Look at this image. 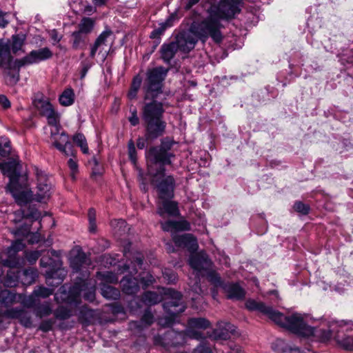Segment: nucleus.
Wrapping results in <instances>:
<instances>
[{"label": "nucleus", "mask_w": 353, "mask_h": 353, "mask_svg": "<svg viewBox=\"0 0 353 353\" xmlns=\"http://www.w3.org/2000/svg\"><path fill=\"white\" fill-rule=\"evenodd\" d=\"M86 255L83 252H79L77 255L73 256L71 259L70 264L72 269L78 272L81 265L85 263Z\"/></svg>", "instance_id": "79ce46f5"}, {"label": "nucleus", "mask_w": 353, "mask_h": 353, "mask_svg": "<svg viewBox=\"0 0 353 353\" xmlns=\"http://www.w3.org/2000/svg\"><path fill=\"white\" fill-rule=\"evenodd\" d=\"M26 40V34L23 33L13 34L11 37L10 48L13 54H16L22 50Z\"/></svg>", "instance_id": "c756f323"}, {"label": "nucleus", "mask_w": 353, "mask_h": 353, "mask_svg": "<svg viewBox=\"0 0 353 353\" xmlns=\"http://www.w3.org/2000/svg\"><path fill=\"white\" fill-rule=\"evenodd\" d=\"M122 290L125 294L132 295L139 290L138 279L132 276H125L121 281Z\"/></svg>", "instance_id": "393cba45"}, {"label": "nucleus", "mask_w": 353, "mask_h": 353, "mask_svg": "<svg viewBox=\"0 0 353 353\" xmlns=\"http://www.w3.org/2000/svg\"><path fill=\"white\" fill-rule=\"evenodd\" d=\"M89 221V231L90 232H95L97 230L96 225V211L94 208H90L88 213Z\"/></svg>", "instance_id": "603ef678"}, {"label": "nucleus", "mask_w": 353, "mask_h": 353, "mask_svg": "<svg viewBox=\"0 0 353 353\" xmlns=\"http://www.w3.org/2000/svg\"><path fill=\"white\" fill-rule=\"evenodd\" d=\"M3 265L10 268V270H14L19 265V259L17 257L16 254L10 253L9 258L3 261Z\"/></svg>", "instance_id": "8fccbe9b"}, {"label": "nucleus", "mask_w": 353, "mask_h": 353, "mask_svg": "<svg viewBox=\"0 0 353 353\" xmlns=\"http://www.w3.org/2000/svg\"><path fill=\"white\" fill-rule=\"evenodd\" d=\"M54 315L59 320H65L72 316V311L65 307L59 306L54 310Z\"/></svg>", "instance_id": "49530a36"}, {"label": "nucleus", "mask_w": 353, "mask_h": 353, "mask_svg": "<svg viewBox=\"0 0 353 353\" xmlns=\"http://www.w3.org/2000/svg\"><path fill=\"white\" fill-rule=\"evenodd\" d=\"M172 144V141L164 139L161 141L159 147L150 148L146 153L148 165L165 166V165H170L172 163L171 157L174 155L168 150H170Z\"/></svg>", "instance_id": "6e6552de"}, {"label": "nucleus", "mask_w": 353, "mask_h": 353, "mask_svg": "<svg viewBox=\"0 0 353 353\" xmlns=\"http://www.w3.org/2000/svg\"><path fill=\"white\" fill-rule=\"evenodd\" d=\"M210 263V261L208 257L201 254L192 255L189 259L190 267L196 271L194 274V283L192 285L190 283L189 285H190L191 290L196 294H200L202 292L200 286L199 273L201 270L208 267Z\"/></svg>", "instance_id": "9d476101"}, {"label": "nucleus", "mask_w": 353, "mask_h": 353, "mask_svg": "<svg viewBox=\"0 0 353 353\" xmlns=\"http://www.w3.org/2000/svg\"><path fill=\"white\" fill-rule=\"evenodd\" d=\"M112 34V31L110 30L102 32L95 40L94 43L90 48V57L94 58L96 55L97 50L103 45H105L106 40Z\"/></svg>", "instance_id": "c85d7f7f"}, {"label": "nucleus", "mask_w": 353, "mask_h": 353, "mask_svg": "<svg viewBox=\"0 0 353 353\" xmlns=\"http://www.w3.org/2000/svg\"><path fill=\"white\" fill-rule=\"evenodd\" d=\"M143 302L148 305H154L162 301L160 294L155 292L147 291L142 296Z\"/></svg>", "instance_id": "e433bc0d"}, {"label": "nucleus", "mask_w": 353, "mask_h": 353, "mask_svg": "<svg viewBox=\"0 0 353 353\" xmlns=\"http://www.w3.org/2000/svg\"><path fill=\"white\" fill-rule=\"evenodd\" d=\"M52 312L51 305L49 302H45L35 307L34 314L37 317L48 316Z\"/></svg>", "instance_id": "a19ab883"}, {"label": "nucleus", "mask_w": 353, "mask_h": 353, "mask_svg": "<svg viewBox=\"0 0 353 353\" xmlns=\"http://www.w3.org/2000/svg\"><path fill=\"white\" fill-rule=\"evenodd\" d=\"M53 293V290L43 286H39L33 291V294L37 297L47 298Z\"/></svg>", "instance_id": "3c124183"}, {"label": "nucleus", "mask_w": 353, "mask_h": 353, "mask_svg": "<svg viewBox=\"0 0 353 353\" xmlns=\"http://www.w3.org/2000/svg\"><path fill=\"white\" fill-rule=\"evenodd\" d=\"M74 90L71 88H66L59 96V101L63 106H70L74 103Z\"/></svg>", "instance_id": "473e14b6"}, {"label": "nucleus", "mask_w": 353, "mask_h": 353, "mask_svg": "<svg viewBox=\"0 0 353 353\" xmlns=\"http://www.w3.org/2000/svg\"><path fill=\"white\" fill-rule=\"evenodd\" d=\"M234 332V326L228 323L221 321L216 325V327L213 330L210 337L214 340H227Z\"/></svg>", "instance_id": "6ab92c4d"}, {"label": "nucleus", "mask_w": 353, "mask_h": 353, "mask_svg": "<svg viewBox=\"0 0 353 353\" xmlns=\"http://www.w3.org/2000/svg\"><path fill=\"white\" fill-rule=\"evenodd\" d=\"M210 326V322L205 318H191L188 321V335L199 339L203 338L202 334L195 330H205Z\"/></svg>", "instance_id": "dca6fc26"}, {"label": "nucleus", "mask_w": 353, "mask_h": 353, "mask_svg": "<svg viewBox=\"0 0 353 353\" xmlns=\"http://www.w3.org/2000/svg\"><path fill=\"white\" fill-rule=\"evenodd\" d=\"M128 155L130 161L135 164L137 160V150L134 143L132 140H130L128 143Z\"/></svg>", "instance_id": "13d9d810"}, {"label": "nucleus", "mask_w": 353, "mask_h": 353, "mask_svg": "<svg viewBox=\"0 0 353 353\" xmlns=\"http://www.w3.org/2000/svg\"><path fill=\"white\" fill-rule=\"evenodd\" d=\"M339 344L346 350H353V337L345 336L338 341Z\"/></svg>", "instance_id": "4d7b16f0"}, {"label": "nucleus", "mask_w": 353, "mask_h": 353, "mask_svg": "<svg viewBox=\"0 0 353 353\" xmlns=\"http://www.w3.org/2000/svg\"><path fill=\"white\" fill-rule=\"evenodd\" d=\"M222 26L220 21L213 17L201 21H194L188 29L176 34L173 41L180 52L189 53L195 48L199 40L205 43L208 38H211L215 43H220L223 40L221 32Z\"/></svg>", "instance_id": "f03ea898"}, {"label": "nucleus", "mask_w": 353, "mask_h": 353, "mask_svg": "<svg viewBox=\"0 0 353 353\" xmlns=\"http://www.w3.org/2000/svg\"><path fill=\"white\" fill-rule=\"evenodd\" d=\"M293 208L296 212L303 215L307 214L310 210L309 205L305 204L302 201H296L293 205Z\"/></svg>", "instance_id": "864d4df0"}, {"label": "nucleus", "mask_w": 353, "mask_h": 353, "mask_svg": "<svg viewBox=\"0 0 353 353\" xmlns=\"http://www.w3.org/2000/svg\"><path fill=\"white\" fill-rule=\"evenodd\" d=\"M19 321L20 323L26 327H31L32 326L31 315L25 310L22 312Z\"/></svg>", "instance_id": "5fc2aeb1"}, {"label": "nucleus", "mask_w": 353, "mask_h": 353, "mask_svg": "<svg viewBox=\"0 0 353 353\" xmlns=\"http://www.w3.org/2000/svg\"><path fill=\"white\" fill-rule=\"evenodd\" d=\"M38 276L37 270L34 268L25 269L22 272L21 281L23 285H31Z\"/></svg>", "instance_id": "4c0bfd02"}, {"label": "nucleus", "mask_w": 353, "mask_h": 353, "mask_svg": "<svg viewBox=\"0 0 353 353\" xmlns=\"http://www.w3.org/2000/svg\"><path fill=\"white\" fill-rule=\"evenodd\" d=\"M41 114L46 117L48 121V124L51 128H56L59 127L60 123L59 115L55 112L53 105L49 101H43L41 106Z\"/></svg>", "instance_id": "aec40b11"}, {"label": "nucleus", "mask_w": 353, "mask_h": 353, "mask_svg": "<svg viewBox=\"0 0 353 353\" xmlns=\"http://www.w3.org/2000/svg\"><path fill=\"white\" fill-rule=\"evenodd\" d=\"M80 66V78L81 79H83L85 77L88 70L92 67V63H90L88 59H85L81 62Z\"/></svg>", "instance_id": "bf43d9fd"}, {"label": "nucleus", "mask_w": 353, "mask_h": 353, "mask_svg": "<svg viewBox=\"0 0 353 353\" xmlns=\"http://www.w3.org/2000/svg\"><path fill=\"white\" fill-rule=\"evenodd\" d=\"M245 307L250 311H259L266 315L271 321L278 325L285 327L296 334L309 337L314 336L322 341H328L333 332H339L336 327H341L352 324L351 321H332L328 322V329L316 328L309 326L300 314H293L291 316H285L280 312L274 310L272 307L265 305L262 302H258L249 299L245 303Z\"/></svg>", "instance_id": "f257e3e1"}, {"label": "nucleus", "mask_w": 353, "mask_h": 353, "mask_svg": "<svg viewBox=\"0 0 353 353\" xmlns=\"http://www.w3.org/2000/svg\"><path fill=\"white\" fill-rule=\"evenodd\" d=\"M163 276L168 283H174L177 280V274L170 269L165 268L163 271Z\"/></svg>", "instance_id": "6e6d98bb"}, {"label": "nucleus", "mask_w": 353, "mask_h": 353, "mask_svg": "<svg viewBox=\"0 0 353 353\" xmlns=\"http://www.w3.org/2000/svg\"><path fill=\"white\" fill-rule=\"evenodd\" d=\"M73 39L72 48L74 49L82 48L85 46L87 35L77 30L72 34Z\"/></svg>", "instance_id": "58836bf2"}, {"label": "nucleus", "mask_w": 353, "mask_h": 353, "mask_svg": "<svg viewBox=\"0 0 353 353\" xmlns=\"http://www.w3.org/2000/svg\"><path fill=\"white\" fill-rule=\"evenodd\" d=\"M22 217L26 219H31L34 221H37L41 219V212L32 205H29L27 209H23L20 211Z\"/></svg>", "instance_id": "ea45409f"}, {"label": "nucleus", "mask_w": 353, "mask_h": 353, "mask_svg": "<svg viewBox=\"0 0 353 353\" xmlns=\"http://www.w3.org/2000/svg\"><path fill=\"white\" fill-rule=\"evenodd\" d=\"M125 221L123 219H114L111 221L110 225L114 230L119 231L122 228L125 227Z\"/></svg>", "instance_id": "e2e57ef3"}, {"label": "nucleus", "mask_w": 353, "mask_h": 353, "mask_svg": "<svg viewBox=\"0 0 353 353\" xmlns=\"http://www.w3.org/2000/svg\"><path fill=\"white\" fill-rule=\"evenodd\" d=\"M164 294L168 300L163 303V309L172 319L185 311L186 306L181 301L182 294L180 292L166 288Z\"/></svg>", "instance_id": "1a4fd4ad"}, {"label": "nucleus", "mask_w": 353, "mask_h": 353, "mask_svg": "<svg viewBox=\"0 0 353 353\" xmlns=\"http://www.w3.org/2000/svg\"><path fill=\"white\" fill-rule=\"evenodd\" d=\"M148 173L152 176V183L155 184L159 198L170 199L174 196L176 182L172 175L165 176V166L148 165Z\"/></svg>", "instance_id": "0eeeda50"}, {"label": "nucleus", "mask_w": 353, "mask_h": 353, "mask_svg": "<svg viewBox=\"0 0 353 353\" xmlns=\"http://www.w3.org/2000/svg\"><path fill=\"white\" fill-rule=\"evenodd\" d=\"M160 223L163 231L172 232V240L176 246L187 248L192 251L196 250L198 247L197 241L192 234L176 235L174 234L179 231L190 230V225L187 221H161Z\"/></svg>", "instance_id": "423d86ee"}, {"label": "nucleus", "mask_w": 353, "mask_h": 353, "mask_svg": "<svg viewBox=\"0 0 353 353\" xmlns=\"http://www.w3.org/2000/svg\"><path fill=\"white\" fill-rule=\"evenodd\" d=\"M95 317V310L83 305L79 308V321L83 324H89Z\"/></svg>", "instance_id": "7c9ffc66"}, {"label": "nucleus", "mask_w": 353, "mask_h": 353, "mask_svg": "<svg viewBox=\"0 0 353 353\" xmlns=\"http://www.w3.org/2000/svg\"><path fill=\"white\" fill-rule=\"evenodd\" d=\"M85 285V281H81L79 283H75L69 288L68 292H66L65 286L63 285L60 288L61 300L70 305H78L80 303L81 292L84 290L83 288Z\"/></svg>", "instance_id": "ddd939ff"}, {"label": "nucleus", "mask_w": 353, "mask_h": 353, "mask_svg": "<svg viewBox=\"0 0 353 353\" xmlns=\"http://www.w3.org/2000/svg\"><path fill=\"white\" fill-rule=\"evenodd\" d=\"M168 72V69L163 66H157L147 70L143 86L145 100L151 99L150 102L158 101L157 98L163 93V81Z\"/></svg>", "instance_id": "39448f33"}, {"label": "nucleus", "mask_w": 353, "mask_h": 353, "mask_svg": "<svg viewBox=\"0 0 353 353\" xmlns=\"http://www.w3.org/2000/svg\"><path fill=\"white\" fill-rule=\"evenodd\" d=\"M178 20L179 17L176 12L171 14L164 22L159 24V28H155L152 31L150 37L151 39H160L161 36L164 33L165 30L172 27Z\"/></svg>", "instance_id": "5701e85b"}, {"label": "nucleus", "mask_w": 353, "mask_h": 353, "mask_svg": "<svg viewBox=\"0 0 353 353\" xmlns=\"http://www.w3.org/2000/svg\"><path fill=\"white\" fill-rule=\"evenodd\" d=\"M61 125L59 123V127L56 128H51L50 129V138L53 142V145L59 150L63 149L64 146L68 143H70L68 136L64 132H60Z\"/></svg>", "instance_id": "4be33fe9"}, {"label": "nucleus", "mask_w": 353, "mask_h": 353, "mask_svg": "<svg viewBox=\"0 0 353 353\" xmlns=\"http://www.w3.org/2000/svg\"><path fill=\"white\" fill-rule=\"evenodd\" d=\"M20 271L9 270L3 281L4 285L12 288L17 285L20 277Z\"/></svg>", "instance_id": "f704fd0d"}, {"label": "nucleus", "mask_w": 353, "mask_h": 353, "mask_svg": "<svg viewBox=\"0 0 353 353\" xmlns=\"http://www.w3.org/2000/svg\"><path fill=\"white\" fill-rule=\"evenodd\" d=\"M101 293L107 299L117 300L120 297V291L109 285H103L101 288Z\"/></svg>", "instance_id": "c9c22d12"}, {"label": "nucleus", "mask_w": 353, "mask_h": 353, "mask_svg": "<svg viewBox=\"0 0 353 353\" xmlns=\"http://www.w3.org/2000/svg\"><path fill=\"white\" fill-rule=\"evenodd\" d=\"M155 281L154 276L148 274L146 276H143L141 279V282L143 285L144 288L148 287L150 285L152 284Z\"/></svg>", "instance_id": "0e129e2a"}, {"label": "nucleus", "mask_w": 353, "mask_h": 353, "mask_svg": "<svg viewBox=\"0 0 353 353\" xmlns=\"http://www.w3.org/2000/svg\"><path fill=\"white\" fill-rule=\"evenodd\" d=\"M222 289L228 299L240 301L245 296V290L239 283L227 282L222 285Z\"/></svg>", "instance_id": "a211bd4d"}, {"label": "nucleus", "mask_w": 353, "mask_h": 353, "mask_svg": "<svg viewBox=\"0 0 353 353\" xmlns=\"http://www.w3.org/2000/svg\"><path fill=\"white\" fill-rule=\"evenodd\" d=\"M20 168L19 162L15 159L0 163V170L4 175L9 177L10 181L8 184L19 183Z\"/></svg>", "instance_id": "2eb2a0df"}, {"label": "nucleus", "mask_w": 353, "mask_h": 353, "mask_svg": "<svg viewBox=\"0 0 353 353\" xmlns=\"http://www.w3.org/2000/svg\"><path fill=\"white\" fill-rule=\"evenodd\" d=\"M11 151L10 140L4 137H0V157L8 156Z\"/></svg>", "instance_id": "c03bdc74"}, {"label": "nucleus", "mask_w": 353, "mask_h": 353, "mask_svg": "<svg viewBox=\"0 0 353 353\" xmlns=\"http://www.w3.org/2000/svg\"><path fill=\"white\" fill-rule=\"evenodd\" d=\"M193 353H212V352L210 347L200 344L194 349Z\"/></svg>", "instance_id": "338daca9"}, {"label": "nucleus", "mask_w": 353, "mask_h": 353, "mask_svg": "<svg viewBox=\"0 0 353 353\" xmlns=\"http://www.w3.org/2000/svg\"><path fill=\"white\" fill-rule=\"evenodd\" d=\"M157 212L161 217H164L165 214L174 217L180 214L178 203L169 199L162 200V202L158 205Z\"/></svg>", "instance_id": "412c9836"}, {"label": "nucleus", "mask_w": 353, "mask_h": 353, "mask_svg": "<svg viewBox=\"0 0 353 353\" xmlns=\"http://www.w3.org/2000/svg\"><path fill=\"white\" fill-rule=\"evenodd\" d=\"M59 150L66 156H74L73 145L71 143L66 144L63 149H59Z\"/></svg>", "instance_id": "774afa93"}, {"label": "nucleus", "mask_w": 353, "mask_h": 353, "mask_svg": "<svg viewBox=\"0 0 353 353\" xmlns=\"http://www.w3.org/2000/svg\"><path fill=\"white\" fill-rule=\"evenodd\" d=\"M272 347L277 353H285L288 350L291 353L299 352V348L290 347L284 340L281 339H276L272 343Z\"/></svg>", "instance_id": "2f4dec72"}, {"label": "nucleus", "mask_w": 353, "mask_h": 353, "mask_svg": "<svg viewBox=\"0 0 353 353\" xmlns=\"http://www.w3.org/2000/svg\"><path fill=\"white\" fill-rule=\"evenodd\" d=\"M66 276L64 269L59 268L55 271L48 272L46 274V283L52 287H57L63 281Z\"/></svg>", "instance_id": "a878e982"}, {"label": "nucleus", "mask_w": 353, "mask_h": 353, "mask_svg": "<svg viewBox=\"0 0 353 353\" xmlns=\"http://www.w3.org/2000/svg\"><path fill=\"white\" fill-rule=\"evenodd\" d=\"M40 256L41 253L39 251H32L27 253L26 257L30 264H34Z\"/></svg>", "instance_id": "680f3d73"}, {"label": "nucleus", "mask_w": 353, "mask_h": 353, "mask_svg": "<svg viewBox=\"0 0 353 353\" xmlns=\"http://www.w3.org/2000/svg\"><path fill=\"white\" fill-rule=\"evenodd\" d=\"M94 27V22L92 19L84 17L79 25V31L85 34L90 33Z\"/></svg>", "instance_id": "37998d69"}, {"label": "nucleus", "mask_w": 353, "mask_h": 353, "mask_svg": "<svg viewBox=\"0 0 353 353\" xmlns=\"http://www.w3.org/2000/svg\"><path fill=\"white\" fill-rule=\"evenodd\" d=\"M207 276L208 281L214 286V288L220 287L222 288V285L225 283L221 280L219 274L214 271L209 272Z\"/></svg>", "instance_id": "09e8293b"}, {"label": "nucleus", "mask_w": 353, "mask_h": 353, "mask_svg": "<svg viewBox=\"0 0 353 353\" xmlns=\"http://www.w3.org/2000/svg\"><path fill=\"white\" fill-rule=\"evenodd\" d=\"M175 44L176 43L172 41L168 43H163L161 46V57L165 63H169L179 50Z\"/></svg>", "instance_id": "cd10ccee"}, {"label": "nucleus", "mask_w": 353, "mask_h": 353, "mask_svg": "<svg viewBox=\"0 0 353 353\" xmlns=\"http://www.w3.org/2000/svg\"><path fill=\"white\" fill-rule=\"evenodd\" d=\"M20 59H16L14 61L8 63L3 68V77L7 85L13 86L20 79V69L25 65H21L18 62Z\"/></svg>", "instance_id": "4468645a"}, {"label": "nucleus", "mask_w": 353, "mask_h": 353, "mask_svg": "<svg viewBox=\"0 0 353 353\" xmlns=\"http://www.w3.org/2000/svg\"><path fill=\"white\" fill-rule=\"evenodd\" d=\"M83 298L85 300L92 302L95 299V289L94 288H91L88 289L84 294Z\"/></svg>", "instance_id": "69168bd1"}, {"label": "nucleus", "mask_w": 353, "mask_h": 353, "mask_svg": "<svg viewBox=\"0 0 353 353\" xmlns=\"http://www.w3.org/2000/svg\"><path fill=\"white\" fill-rule=\"evenodd\" d=\"M53 56L52 50L47 47L30 51L27 55L20 59L18 62L21 65L37 64L51 59Z\"/></svg>", "instance_id": "f8f14e48"}, {"label": "nucleus", "mask_w": 353, "mask_h": 353, "mask_svg": "<svg viewBox=\"0 0 353 353\" xmlns=\"http://www.w3.org/2000/svg\"><path fill=\"white\" fill-rule=\"evenodd\" d=\"M10 50L11 49L9 44H0V57L3 60H4V61H6L7 63L14 61L10 54Z\"/></svg>", "instance_id": "de8ad7c7"}, {"label": "nucleus", "mask_w": 353, "mask_h": 353, "mask_svg": "<svg viewBox=\"0 0 353 353\" xmlns=\"http://www.w3.org/2000/svg\"><path fill=\"white\" fill-rule=\"evenodd\" d=\"M165 102H145L142 107L141 119L145 128L144 137H139L137 145L139 149H143L147 142H152L162 137L167 128L164 119Z\"/></svg>", "instance_id": "7ed1b4c3"}, {"label": "nucleus", "mask_w": 353, "mask_h": 353, "mask_svg": "<svg viewBox=\"0 0 353 353\" xmlns=\"http://www.w3.org/2000/svg\"><path fill=\"white\" fill-rule=\"evenodd\" d=\"M54 324L53 319L44 320L40 323L39 329L43 332H47L52 330Z\"/></svg>", "instance_id": "052dcab7"}, {"label": "nucleus", "mask_w": 353, "mask_h": 353, "mask_svg": "<svg viewBox=\"0 0 353 353\" xmlns=\"http://www.w3.org/2000/svg\"><path fill=\"white\" fill-rule=\"evenodd\" d=\"M241 4L235 0H220L218 10L223 18H232L240 12Z\"/></svg>", "instance_id": "f3484780"}, {"label": "nucleus", "mask_w": 353, "mask_h": 353, "mask_svg": "<svg viewBox=\"0 0 353 353\" xmlns=\"http://www.w3.org/2000/svg\"><path fill=\"white\" fill-rule=\"evenodd\" d=\"M36 176L37 179V193L33 194L31 190H20L19 183H12L8 184L7 189L11 193L16 203L21 207L25 206L36 201L39 203H46L50 196V184L44 172L36 169Z\"/></svg>", "instance_id": "20e7f679"}, {"label": "nucleus", "mask_w": 353, "mask_h": 353, "mask_svg": "<svg viewBox=\"0 0 353 353\" xmlns=\"http://www.w3.org/2000/svg\"><path fill=\"white\" fill-rule=\"evenodd\" d=\"M154 322V316L150 309L145 310L140 321H132L130 323L131 330L142 331L145 327L150 326Z\"/></svg>", "instance_id": "b1692460"}, {"label": "nucleus", "mask_w": 353, "mask_h": 353, "mask_svg": "<svg viewBox=\"0 0 353 353\" xmlns=\"http://www.w3.org/2000/svg\"><path fill=\"white\" fill-rule=\"evenodd\" d=\"M123 255L127 259L126 263L122 266L121 272H129L131 275L138 272L137 267L143 265V255L139 252H131L128 248H125Z\"/></svg>", "instance_id": "9b49d317"}, {"label": "nucleus", "mask_w": 353, "mask_h": 353, "mask_svg": "<svg viewBox=\"0 0 353 353\" xmlns=\"http://www.w3.org/2000/svg\"><path fill=\"white\" fill-rule=\"evenodd\" d=\"M17 299V294L10 290H3L0 291V303L5 307L12 305Z\"/></svg>", "instance_id": "72a5a7b5"}, {"label": "nucleus", "mask_w": 353, "mask_h": 353, "mask_svg": "<svg viewBox=\"0 0 353 353\" xmlns=\"http://www.w3.org/2000/svg\"><path fill=\"white\" fill-rule=\"evenodd\" d=\"M181 333L175 332L172 330L167 331L163 335H157L154 336V343L156 345H161L163 347L167 346H174L176 343L173 341H167L173 338H177L181 336Z\"/></svg>", "instance_id": "bb28decb"}, {"label": "nucleus", "mask_w": 353, "mask_h": 353, "mask_svg": "<svg viewBox=\"0 0 353 353\" xmlns=\"http://www.w3.org/2000/svg\"><path fill=\"white\" fill-rule=\"evenodd\" d=\"M23 310L22 307H11L5 310L2 316L7 319L19 320Z\"/></svg>", "instance_id": "a18cd8bd"}]
</instances>
